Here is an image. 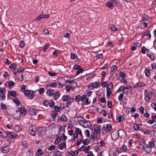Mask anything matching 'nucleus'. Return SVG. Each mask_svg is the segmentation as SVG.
Listing matches in <instances>:
<instances>
[{
  "instance_id": "41",
  "label": "nucleus",
  "mask_w": 156,
  "mask_h": 156,
  "mask_svg": "<svg viewBox=\"0 0 156 156\" xmlns=\"http://www.w3.org/2000/svg\"><path fill=\"white\" fill-rule=\"evenodd\" d=\"M140 26L142 28H146V23L142 22L141 23Z\"/></svg>"
},
{
  "instance_id": "14",
  "label": "nucleus",
  "mask_w": 156,
  "mask_h": 156,
  "mask_svg": "<svg viewBox=\"0 0 156 156\" xmlns=\"http://www.w3.org/2000/svg\"><path fill=\"white\" fill-rule=\"evenodd\" d=\"M28 113L29 114L31 115H36V113L37 111L36 109L30 108L29 110L28 111Z\"/></svg>"
},
{
  "instance_id": "28",
  "label": "nucleus",
  "mask_w": 156,
  "mask_h": 156,
  "mask_svg": "<svg viewBox=\"0 0 156 156\" xmlns=\"http://www.w3.org/2000/svg\"><path fill=\"white\" fill-rule=\"evenodd\" d=\"M106 128L108 131H110L112 129V126L111 125L108 124L106 125Z\"/></svg>"
},
{
  "instance_id": "36",
  "label": "nucleus",
  "mask_w": 156,
  "mask_h": 156,
  "mask_svg": "<svg viewBox=\"0 0 156 156\" xmlns=\"http://www.w3.org/2000/svg\"><path fill=\"white\" fill-rule=\"evenodd\" d=\"M24 68L23 67H20L17 69V72L20 73L24 71Z\"/></svg>"
},
{
  "instance_id": "12",
  "label": "nucleus",
  "mask_w": 156,
  "mask_h": 156,
  "mask_svg": "<svg viewBox=\"0 0 156 156\" xmlns=\"http://www.w3.org/2000/svg\"><path fill=\"white\" fill-rule=\"evenodd\" d=\"M101 126H96L94 128V131L97 134H100L101 133Z\"/></svg>"
},
{
  "instance_id": "64",
  "label": "nucleus",
  "mask_w": 156,
  "mask_h": 156,
  "mask_svg": "<svg viewBox=\"0 0 156 156\" xmlns=\"http://www.w3.org/2000/svg\"><path fill=\"white\" fill-rule=\"evenodd\" d=\"M55 156H61V152L59 151H58L55 152Z\"/></svg>"
},
{
  "instance_id": "58",
  "label": "nucleus",
  "mask_w": 156,
  "mask_h": 156,
  "mask_svg": "<svg viewBox=\"0 0 156 156\" xmlns=\"http://www.w3.org/2000/svg\"><path fill=\"white\" fill-rule=\"evenodd\" d=\"M6 92V90L4 88H0V93H5Z\"/></svg>"
},
{
  "instance_id": "4",
  "label": "nucleus",
  "mask_w": 156,
  "mask_h": 156,
  "mask_svg": "<svg viewBox=\"0 0 156 156\" xmlns=\"http://www.w3.org/2000/svg\"><path fill=\"white\" fill-rule=\"evenodd\" d=\"M5 134L4 139L7 137L10 138H17L18 137L17 135L13 132L5 131Z\"/></svg>"
},
{
  "instance_id": "57",
  "label": "nucleus",
  "mask_w": 156,
  "mask_h": 156,
  "mask_svg": "<svg viewBox=\"0 0 156 156\" xmlns=\"http://www.w3.org/2000/svg\"><path fill=\"white\" fill-rule=\"evenodd\" d=\"M123 96L124 95L123 94H120L119 95V96L118 97L119 100L120 101L122 100Z\"/></svg>"
},
{
  "instance_id": "2",
  "label": "nucleus",
  "mask_w": 156,
  "mask_h": 156,
  "mask_svg": "<svg viewBox=\"0 0 156 156\" xmlns=\"http://www.w3.org/2000/svg\"><path fill=\"white\" fill-rule=\"evenodd\" d=\"M18 108V110H16V113L15 114L16 116L18 115V116L16 119H19L20 118L21 115H25L27 112V110L25 108Z\"/></svg>"
},
{
  "instance_id": "6",
  "label": "nucleus",
  "mask_w": 156,
  "mask_h": 156,
  "mask_svg": "<svg viewBox=\"0 0 156 156\" xmlns=\"http://www.w3.org/2000/svg\"><path fill=\"white\" fill-rule=\"evenodd\" d=\"M80 124L85 128H89L91 126V123L88 121H84L83 122L80 123Z\"/></svg>"
},
{
  "instance_id": "42",
  "label": "nucleus",
  "mask_w": 156,
  "mask_h": 156,
  "mask_svg": "<svg viewBox=\"0 0 156 156\" xmlns=\"http://www.w3.org/2000/svg\"><path fill=\"white\" fill-rule=\"evenodd\" d=\"M14 130L16 131L19 132L20 130H22V128L21 127H20L19 126H15L14 127Z\"/></svg>"
},
{
  "instance_id": "56",
  "label": "nucleus",
  "mask_w": 156,
  "mask_h": 156,
  "mask_svg": "<svg viewBox=\"0 0 156 156\" xmlns=\"http://www.w3.org/2000/svg\"><path fill=\"white\" fill-rule=\"evenodd\" d=\"M146 51V49L145 46H143L141 48V52L143 54H145Z\"/></svg>"
},
{
  "instance_id": "15",
  "label": "nucleus",
  "mask_w": 156,
  "mask_h": 156,
  "mask_svg": "<svg viewBox=\"0 0 156 156\" xmlns=\"http://www.w3.org/2000/svg\"><path fill=\"white\" fill-rule=\"evenodd\" d=\"M50 115L52 118L54 119L58 116V114L55 111L53 110L51 112Z\"/></svg>"
},
{
  "instance_id": "23",
  "label": "nucleus",
  "mask_w": 156,
  "mask_h": 156,
  "mask_svg": "<svg viewBox=\"0 0 156 156\" xmlns=\"http://www.w3.org/2000/svg\"><path fill=\"white\" fill-rule=\"evenodd\" d=\"M70 98V95H63L62 98V100L63 101H68L69 98Z\"/></svg>"
},
{
  "instance_id": "27",
  "label": "nucleus",
  "mask_w": 156,
  "mask_h": 156,
  "mask_svg": "<svg viewBox=\"0 0 156 156\" xmlns=\"http://www.w3.org/2000/svg\"><path fill=\"white\" fill-rule=\"evenodd\" d=\"M133 128L135 130H140L142 129V128L139 127L138 125L136 124H134Z\"/></svg>"
},
{
  "instance_id": "11",
  "label": "nucleus",
  "mask_w": 156,
  "mask_h": 156,
  "mask_svg": "<svg viewBox=\"0 0 156 156\" xmlns=\"http://www.w3.org/2000/svg\"><path fill=\"white\" fill-rule=\"evenodd\" d=\"M49 17L48 15L45 14H41L38 15L36 18V20L38 21L40 20L42 18H47Z\"/></svg>"
},
{
  "instance_id": "33",
  "label": "nucleus",
  "mask_w": 156,
  "mask_h": 156,
  "mask_svg": "<svg viewBox=\"0 0 156 156\" xmlns=\"http://www.w3.org/2000/svg\"><path fill=\"white\" fill-rule=\"evenodd\" d=\"M94 83H91L88 86V88L89 90H93L95 88L94 86Z\"/></svg>"
},
{
  "instance_id": "62",
  "label": "nucleus",
  "mask_w": 156,
  "mask_h": 156,
  "mask_svg": "<svg viewBox=\"0 0 156 156\" xmlns=\"http://www.w3.org/2000/svg\"><path fill=\"white\" fill-rule=\"evenodd\" d=\"M55 146L54 145H51L48 148V150L49 151H51L54 150L55 148Z\"/></svg>"
},
{
  "instance_id": "52",
  "label": "nucleus",
  "mask_w": 156,
  "mask_h": 156,
  "mask_svg": "<svg viewBox=\"0 0 156 156\" xmlns=\"http://www.w3.org/2000/svg\"><path fill=\"white\" fill-rule=\"evenodd\" d=\"M50 45L49 44H46L43 47V51L44 52H45L48 48L49 46Z\"/></svg>"
},
{
  "instance_id": "17",
  "label": "nucleus",
  "mask_w": 156,
  "mask_h": 156,
  "mask_svg": "<svg viewBox=\"0 0 156 156\" xmlns=\"http://www.w3.org/2000/svg\"><path fill=\"white\" fill-rule=\"evenodd\" d=\"M59 119L62 122H65L67 121V119L66 116L64 115H62L59 118H58V119Z\"/></svg>"
},
{
  "instance_id": "5",
  "label": "nucleus",
  "mask_w": 156,
  "mask_h": 156,
  "mask_svg": "<svg viewBox=\"0 0 156 156\" xmlns=\"http://www.w3.org/2000/svg\"><path fill=\"white\" fill-rule=\"evenodd\" d=\"M43 104L46 107H47L49 105L50 107H53L55 105V103L52 100H50L49 101L46 100L43 102Z\"/></svg>"
},
{
  "instance_id": "39",
  "label": "nucleus",
  "mask_w": 156,
  "mask_h": 156,
  "mask_svg": "<svg viewBox=\"0 0 156 156\" xmlns=\"http://www.w3.org/2000/svg\"><path fill=\"white\" fill-rule=\"evenodd\" d=\"M81 97L80 95H78L75 97V101L77 102H78L81 101Z\"/></svg>"
},
{
  "instance_id": "20",
  "label": "nucleus",
  "mask_w": 156,
  "mask_h": 156,
  "mask_svg": "<svg viewBox=\"0 0 156 156\" xmlns=\"http://www.w3.org/2000/svg\"><path fill=\"white\" fill-rule=\"evenodd\" d=\"M54 91L53 89H49L47 91V94L49 96H52L54 94Z\"/></svg>"
},
{
  "instance_id": "31",
  "label": "nucleus",
  "mask_w": 156,
  "mask_h": 156,
  "mask_svg": "<svg viewBox=\"0 0 156 156\" xmlns=\"http://www.w3.org/2000/svg\"><path fill=\"white\" fill-rule=\"evenodd\" d=\"M97 135L95 134L93 132L91 133L90 138L92 140H94L97 138Z\"/></svg>"
},
{
  "instance_id": "18",
  "label": "nucleus",
  "mask_w": 156,
  "mask_h": 156,
  "mask_svg": "<svg viewBox=\"0 0 156 156\" xmlns=\"http://www.w3.org/2000/svg\"><path fill=\"white\" fill-rule=\"evenodd\" d=\"M140 145L142 146L143 149L145 150L146 148V144L145 140L143 139H141L140 140Z\"/></svg>"
},
{
  "instance_id": "51",
  "label": "nucleus",
  "mask_w": 156,
  "mask_h": 156,
  "mask_svg": "<svg viewBox=\"0 0 156 156\" xmlns=\"http://www.w3.org/2000/svg\"><path fill=\"white\" fill-rule=\"evenodd\" d=\"M119 75L121 77L125 78L126 77V74L124 72H120Z\"/></svg>"
},
{
  "instance_id": "8",
  "label": "nucleus",
  "mask_w": 156,
  "mask_h": 156,
  "mask_svg": "<svg viewBox=\"0 0 156 156\" xmlns=\"http://www.w3.org/2000/svg\"><path fill=\"white\" fill-rule=\"evenodd\" d=\"M74 118V121L76 122H83L84 120H86L84 119V117L80 116L75 117Z\"/></svg>"
},
{
  "instance_id": "29",
  "label": "nucleus",
  "mask_w": 156,
  "mask_h": 156,
  "mask_svg": "<svg viewBox=\"0 0 156 156\" xmlns=\"http://www.w3.org/2000/svg\"><path fill=\"white\" fill-rule=\"evenodd\" d=\"M43 151L41 149H37L36 152V154L37 156L41 155L43 154Z\"/></svg>"
},
{
  "instance_id": "48",
  "label": "nucleus",
  "mask_w": 156,
  "mask_h": 156,
  "mask_svg": "<svg viewBox=\"0 0 156 156\" xmlns=\"http://www.w3.org/2000/svg\"><path fill=\"white\" fill-rule=\"evenodd\" d=\"M14 83L12 81L9 82L8 85L9 87H12L14 86Z\"/></svg>"
},
{
  "instance_id": "7",
  "label": "nucleus",
  "mask_w": 156,
  "mask_h": 156,
  "mask_svg": "<svg viewBox=\"0 0 156 156\" xmlns=\"http://www.w3.org/2000/svg\"><path fill=\"white\" fill-rule=\"evenodd\" d=\"M132 87L131 86L127 85L126 86H124L123 88V92L125 94H128L129 91L127 90H132Z\"/></svg>"
},
{
  "instance_id": "22",
  "label": "nucleus",
  "mask_w": 156,
  "mask_h": 156,
  "mask_svg": "<svg viewBox=\"0 0 156 156\" xmlns=\"http://www.w3.org/2000/svg\"><path fill=\"white\" fill-rule=\"evenodd\" d=\"M60 95V93L58 91H56L54 93V94L53 95L54 99L56 100L59 97Z\"/></svg>"
},
{
  "instance_id": "55",
  "label": "nucleus",
  "mask_w": 156,
  "mask_h": 156,
  "mask_svg": "<svg viewBox=\"0 0 156 156\" xmlns=\"http://www.w3.org/2000/svg\"><path fill=\"white\" fill-rule=\"evenodd\" d=\"M38 92L40 94H42L44 92V89L43 88H40Z\"/></svg>"
},
{
  "instance_id": "54",
  "label": "nucleus",
  "mask_w": 156,
  "mask_h": 156,
  "mask_svg": "<svg viewBox=\"0 0 156 156\" xmlns=\"http://www.w3.org/2000/svg\"><path fill=\"white\" fill-rule=\"evenodd\" d=\"M152 148L147 145V153H150L152 149Z\"/></svg>"
},
{
  "instance_id": "26",
  "label": "nucleus",
  "mask_w": 156,
  "mask_h": 156,
  "mask_svg": "<svg viewBox=\"0 0 156 156\" xmlns=\"http://www.w3.org/2000/svg\"><path fill=\"white\" fill-rule=\"evenodd\" d=\"M75 132L78 134V135L79 134L81 136H82L81 130L80 129L77 128H76Z\"/></svg>"
},
{
  "instance_id": "60",
  "label": "nucleus",
  "mask_w": 156,
  "mask_h": 156,
  "mask_svg": "<svg viewBox=\"0 0 156 156\" xmlns=\"http://www.w3.org/2000/svg\"><path fill=\"white\" fill-rule=\"evenodd\" d=\"M73 78H71V79H68L66 80V83H72L73 82Z\"/></svg>"
},
{
  "instance_id": "21",
  "label": "nucleus",
  "mask_w": 156,
  "mask_h": 156,
  "mask_svg": "<svg viewBox=\"0 0 156 156\" xmlns=\"http://www.w3.org/2000/svg\"><path fill=\"white\" fill-rule=\"evenodd\" d=\"M106 5L111 9H112L114 7V4L112 2H108L106 3Z\"/></svg>"
},
{
  "instance_id": "3",
  "label": "nucleus",
  "mask_w": 156,
  "mask_h": 156,
  "mask_svg": "<svg viewBox=\"0 0 156 156\" xmlns=\"http://www.w3.org/2000/svg\"><path fill=\"white\" fill-rule=\"evenodd\" d=\"M35 92L31 90H26L24 91V94L26 96H27L28 98L29 99H32L34 96Z\"/></svg>"
},
{
  "instance_id": "46",
  "label": "nucleus",
  "mask_w": 156,
  "mask_h": 156,
  "mask_svg": "<svg viewBox=\"0 0 156 156\" xmlns=\"http://www.w3.org/2000/svg\"><path fill=\"white\" fill-rule=\"evenodd\" d=\"M85 133L87 137L88 138L89 137L90 133L88 129H86L85 131Z\"/></svg>"
},
{
  "instance_id": "43",
  "label": "nucleus",
  "mask_w": 156,
  "mask_h": 156,
  "mask_svg": "<svg viewBox=\"0 0 156 156\" xmlns=\"http://www.w3.org/2000/svg\"><path fill=\"white\" fill-rule=\"evenodd\" d=\"M5 131L0 130V136L3 139H4L5 138V136L4 135L5 134Z\"/></svg>"
},
{
  "instance_id": "34",
  "label": "nucleus",
  "mask_w": 156,
  "mask_h": 156,
  "mask_svg": "<svg viewBox=\"0 0 156 156\" xmlns=\"http://www.w3.org/2000/svg\"><path fill=\"white\" fill-rule=\"evenodd\" d=\"M71 58L72 59H74L76 58L77 56L76 54H74L73 53H72L70 54Z\"/></svg>"
},
{
  "instance_id": "38",
  "label": "nucleus",
  "mask_w": 156,
  "mask_h": 156,
  "mask_svg": "<svg viewBox=\"0 0 156 156\" xmlns=\"http://www.w3.org/2000/svg\"><path fill=\"white\" fill-rule=\"evenodd\" d=\"M109 27L112 30L114 31H115L118 30V29L115 28V27L112 25H110L109 26Z\"/></svg>"
},
{
  "instance_id": "47",
  "label": "nucleus",
  "mask_w": 156,
  "mask_h": 156,
  "mask_svg": "<svg viewBox=\"0 0 156 156\" xmlns=\"http://www.w3.org/2000/svg\"><path fill=\"white\" fill-rule=\"evenodd\" d=\"M4 93H2L0 94V100H2L3 101L5 100V96L4 94Z\"/></svg>"
},
{
  "instance_id": "50",
  "label": "nucleus",
  "mask_w": 156,
  "mask_h": 156,
  "mask_svg": "<svg viewBox=\"0 0 156 156\" xmlns=\"http://www.w3.org/2000/svg\"><path fill=\"white\" fill-rule=\"evenodd\" d=\"M60 138V140H61L62 141L66 140L67 139L66 136L64 135V134H62Z\"/></svg>"
},
{
  "instance_id": "1",
  "label": "nucleus",
  "mask_w": 156,
  "mask_h": 156,
  "mask_svg": "<svg viewBox=\"0 0 156 156\" xmlns=\"http://www.w3.org/2000/svg\"><path fill=\"white\" fill-rule=\"evenodd\" d=\"M29 132L31 135L35 136L37 133L39 136H40L41 134L42 129L41 128H37L36 127L34 126H31L29 128Z\"/></svg>"
},
{
  "instance_id": "13",
  "label": "nucleus",
  "mask_w": 156,
  "mask_h": 156,
  "mask_svg": "<svg viewBox=\"0 0 156 156\" xmlns=\"http://www.w3.org/2000/svg\"><path fill=\"white\" fill-rule=\"evenodd\" d=\"M119 136L121 138L124 137L125 135L126 134L125 131L122 129L119 130L118 132Z\"/></svg>"
},
{
  "instance_id": "61",
  "label": "nucleus",
  "mask_w": 156,
  "mask_h": 156,
  "mask_svg": "<svg viewBox=\"0 0 156 156\" xmlns=\"http://www.w3.org/2000/svg\"><path fill=\"white\" fill-rule=\"evenodd\" d=\"M42 34L44 35L48 34V30L47 29H44L42 32Z\"/></svg>"
},
{
  "instance_id": "49",
  "label": "nucleus",
  "mask_w": 156,
  "mask_h": 156,
  "mask_svg": "<svg viewBox=\"0 0 156 156\" xmlns=\"http://www.w3.org/2000/svg\"><path fill=\"white\" fill-rule=\"evenodd\" d=\"M84 71V70L81 69V68H79L76 72V74L77 75H79L80 73H82Z\"/></svg>"
},
{
  "instance_id": "10",
  "label": "nucleus",
  "mask_w": 156,
  "mask_h": 156,
  "mask_svg": "<svg viewBox=\"0 0 156 156\" xmlns=\"http://www.w3.org/2000/svg\"><path fill=\"white\" fill-rule=\"evenodd\" d=\"M0 149L2 153H5L9 151L10 148L8 146H3L1 147Z\"/></svg>"
},
{
  "instance_id": "40",
  "label": "nucleus",
  "mask_w": 156,
  "mask_h": 156,
  "mask_svg": "<svg viewBox=\"0 0 156 156\" xmlns=\"http://www.w3.org/2000/svg\"><path fill=\"white\" fill-rule=\"evenodd\" d=\"M9 94L11 96L15 97L16 95V92L14 91H10L9 92Z\"/></svg>"
},
{
  "instance_id": "53",
  "label": "nucleus",
  "mask_w": 156,
  "mask_h": 156,
  "mask_svg": "<svg viewBox=\"0 0 156 156\" xmlns=\"http://www.w3.org/2000/svg\"><path fill=\"white\" fill-rule=\"evenodd\" d=\"M94 86L95 88H97L100 85V83L99 82H94Z\"/></svg>"
},
{
  "instance_id": "45",
  "label": "nucleus",
  "mask_w": 156,
  "mask_h": 156,
  "mask_svg": "<svg viewBox=\"0 0 156 156\" xmlns=\"http://www.w3.org/2000/svg\"><path fill=\"white\" fill-rule=\"evenodd\" d=\"M57 86V84L55 82H52L50 83L48 86L50 87H55Z\"/></svg>"
},
{
  "instance_id": "35",
  "label": "nucleus",
  "mask_w": 156,
  "mask_h": 156,
  "mask_svg": "<svg viewBox=\"0 0 156 156\" xmlns=\"http://www.w3.org/2000/svg\"><path fill=\"white\" fill-rule=\"evenodd\" d=\"M155 145V143L153 141H151L149 142V145L148 146L153 148L154 147Z\"/></svg>"
},
{
  "instance_id": "44",
  "label": "nucleus",
  "mask_w": 156,
  "mask_h": 156,
  "mask_svg": "<svg viewBox=\"0 0 156 156\" xmlns=\"http://www.w3.org/2000/svg\"><path fill=\"white\" fill-rule=\"evenodd\" d=\"M48 127L51 129L53 130L55 128V125L54 123L51 124Z\"/></svg>"
},
{
  "instance_id": "9",
  "label": "nucleus",
  "mask_w": 156,
  "mask_h": 156,
  "mask_svg": "<svg viewBox=\"0 0 156 156\" xmlns=\"http://www.w3.org/2000/svg\"><path fill=\"white\" fill-rule=\"evenodd\" d=\"M119 136L118 133L116 131H113L111 133V137L113 140H116L118 138Z\"/></svg>"
},
{
  "instance_id": "59",
  "label": "nucleus",
  "mask_w": 156,
  "mask_h": 156,
  "mask_svg": "<svg viewBox=\"0 0 156 156\" xmlns=\"http://www.w3.org/2000/svg\"><path fill=\"white\" fill-rule=\"evenodd\" d=\"M71 88V87H70L69 85H66V91L68 92L69 91Z\"/></svg>"
},
{
  "instance_id": "16",
  "label": "nucleus",
  "mask_w": 156,
  "mask_h": 156,
  "mask_svg": "<svg viewBox=\"0 0 156 156\" xmlns=\"http://www.w3.org/2000/svg\"><path fill=\"white\" fill-rule=\"evenodd\" d=\"M145 86V84L142 82H139L137 83L134 87V88L138 87H142Z\"/></svg>"
},
{
  "instance_id": "63",
  "label": "nucleus",
  "mask_w": 156,
  "mask_h": 156,
  "mask_svg": "<svg viewBox=\"0 0 156 156\" xmlns=\"http://www.w3.org/2000/svg\"><path fill=\"white\" fill-rule=\"evenodd\" d=\"M28 156H33V153L32 151H30V150H29L27 152Z\"/></svg>"
},
{
  "instance_id": "25",
  "label": "nucleus",
  "mask_w": 156,
  "mask_h": 156,
  "mask_svg": "<svg viewBox=\"0 0 156 156\" xmlns=\"http://www.w3.org/2000/svg\"><path fill=\"white\" fill-rule=\"evenodd\" d=\"M61 140L60 137H56L54 141V143L55 145L58 144L60 142Z\"/></svg>"
},
{
  "instance_id": "37",
  "label": "nucleus",
  "mask_w": 156,
  "mask_h": 156,
  "mask_svg": "<svg viewBox=\"0 0 156 156\" xmlns=\"http://www.w3.org/2000/svg\"><path fill=\"white\" fill-rule=\"evenodd\" d=\"M16 67V65L15 63H12L9 67V68L12 70H14Z\"/></svg>"
},
{
  "instance_id": "32",
  "label": "nucleus",
  "mask_w": 156,
  "mask_h": 156,
  "mask_svg": "<svg viewBox=\"0 0 156 156\" xmlns=\"http://www.w3.org/2000/svg\"><path fill=\"white\" fill-rule=\"evenodd\" d=\"M82 142L83 144L87 145L90 143V141L88 139H86L83 140Z\"/></svg>"
},
{
  "instance_id": "30",
  "label": "nucleus",
  "mask_w": 156,
  "mask_h": 156,
  "mask_svg": "<svg viewBox=\"0 0 156 156\" xmlns=\"http://www.w3.org/2000/svg\"><path fill=\"white\" fill-rule=\"evenodd\" d=\"M124 118L123 116L122 115H119L117 118V119L119 122H121L123 121L124 120Z\"/></svg>"
},
{
  "instance_id": "24",
  "label": "nucleus",
  "mask_w": 156,
  "mask_h": 156,
  "mask_svg": "<svg viewBox=\"0 0 156 156\" xmlns=\"http://www.w3.org/2000/svg\"><path fill=\"white\" fill-rule=\"evenodd\" d=\"M111 89H112L110 87H107V96L108 97V98H109V97L112 94V91L111 90Z\"/></svg>"
},
{
  "instance_id": "19",
  "label": "nucleus",
  "mask_w": 156,
  "mask_h": 156,
  "mask_svg": "<svg viewBox=\"0 0 156 156\" xmlns=\"http://www.w3.org/2000/svg\"><path fill=\"white\" fill-rule=\"evenodd\" d=\"M58 148L60 150L62 149L63 147H64L65 148H66V143L65 142H63L61 143L60 144H59L58 146Z\"/></svg>"
}]
</instances>
